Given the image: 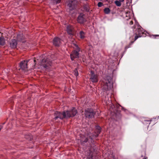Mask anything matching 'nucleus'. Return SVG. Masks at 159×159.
I'll list each match as a JSON object with an SVG mask.
<instances>
[{
  "mask_svg": "<svg viewBox=\"0 0 159 159\" xmlns=\"http://www.w3.org/2000/svg\"><path fill=\"white\" fill-rule=\"evenodd\" d=\"M145 32L143 29L140 26H139L135 33L136 35L134 37V41H136L139 37L145 36Z\"/></svg>",
  "mask_w": 159,
  "mask_h": 159,
  "instance_id": "obj_4",
  "label": "nucleus"
},
{
  "mask_svg": "<svg viewBox=\"0 0 159 159\" xmlns=\"http://www.w3.org/2000/svg\"><path fill=\"white\" fill-rule=\"evenodd\" d=\"M53 3H56V4H57V3H59L60 2H61V0H51Z\"/></svg>",
  "mask_w": 159,
  "mask_h": 159,
  "instance_id": "obj_24",
  "label": "nucleus"
},
{
  "mask_svg": "<svg viewBox=\"0 0 159 159\" xmlns=\"http://www.w3.org/2000/svg\"><path fill=\"white\" fill-rule=\"evenodd\" d=\"M85 33L83 31L80 32V37L81 39H83L85 37Z\"/></svg>",
  "mask_w": 159,
  "mask_h": 159,
  "instance_id": "obj_20",
  "label": "nucleus"
},
{
  "mask_svg": "<svg viewBox=\"0 0 159 159\" xmlns=\"http://www.w3.org/2000/svg\"><path fill=\"white\" fill-rule=\"evenodd\" d=\"M51 65L52 61L47 58L43 59L40 64L41 66L46 69H49Z\"/></svg>",
  "mask_w": 159,
  "mask_h": 159,
  "instance_id": "obj_5",
  "label": "nucleus"
},
{
  "mask_svg": "<svg viewBox=\"0 0 159 159\" xmlns=\"http://www.w3.org/2000/svg\"><path fill=\"white\" fill-rule=\"evenodd\" d=\"M17 39L18 41L24 42V37L22 33H20L17 35Z\"/></svg>",
  "mask_w": 159,
  "mask_h": 159,
  "instance_id": "obj_15",
  "label": "nucleus"
},
{
  "mask_svg": "<svg viewBox=\"0 0 159 159\" xmlns=\"http://www.w3.org/2000/svg\"><path fill=\"white\" fill-rule=\"evenodd\" d=\"M5 44V40L3 38L0 37V45L3 46Z\"/></svg>",
  "mask_w": 159,
  "mask_h": 159,
  "instance_id": "obj_18",
  "label": "nucleus"
},
{
  "mask_svg": "<svg viewBox=\"0 0 159 159\" xmlns=\"http://www.w3.org/2000/svg\"><path fill=\"white\" fill-rule=\"evenodd\" d=\"M61 42V40L58 37H55L53 40V44L56 46H59Z\"/></svg>",
  "mask_w": 159,
  "mask_h": 159,
  "instance_id": "obj_12",
  "label": "nucleus"
},
{
  "mask_svg": "<svg viewBox=\"0 0 159 159\" xmlns=\"http://www.w3.org/2000/svg\"><path fill=\"white\" fill-rule=\"evenodd\" d=\"M120 2H123L124 1V0H119Z\"/></svg>",
  "mask_w": 159,
  "mask_h": 159,
  "instance_id": "obj_31",
  "label": "nucleus"
},
{
  "mask_svg": "<svg viewBox=\"0 0 159 159\" xmlns=\"http://www.w3.org/2000/svg\"><path fill=\"white\" fill-rule=\"evenodd\" d=\"M98 6L99 7H101L103 6V3L101 2H99L98 4Z\"/></svg>",
  "mask_w": 159,
  "mask_h": 159,
  "instance_id": "obj_27",
  "label": "nucleus"
},
{
  "mask_svg": "<svg viewBox=\"0 0 159 159\" xmlns=\"http://www.w3.org/2000/svg\"><path fill=\"white\" fill-rule=\"evenodd\" d=\"M151 37L153 39H156L157 37H159V35H152Z\"/></svg>",
  "mask_w": 159,
  "mask_h": 159,
  "instance_id": "obj_26",
  "label": "nucleus"
},
{
  "mask_svg": "<svg viewBox=\"0 0 159 159\" xmlns=\"http://www.w3.org/2000/svg\"><path fill=\"white\" fill-rule=\"evenodd\" d=\"M66 111H69V114L72 115L71 116L66 117V118H68L70 117H72L74 116L77 113V110L75 109V107H73L72 109H70L69 110H67Z\"/></svg>",
  "mask_w": 159,
  "mask_h": 159,
  "instance_id": "obj_11",
  "label": "nucleus"
},
{
  "mask_svg": "<svg viewBox=\"0 0 159 159\" xmlns=\"http://www.w3.org/2000/svg\"><path fill=\"white\" fill-rule=\"evenodd\" d=\"M74 75L76 76L78 75V72L77 68L75 69L74 70Z\"/></svg>",
  "mask_w": 159,
  "mask_h": 159,
  "instance_id": "obj_25",
  "label": "nucleus"
},
{
  "mask_svg": "<svg viewBox=\"0 0 159 159\" xmlns=\"http://www.w3.org/2000/svg\"><path fill=\"white\" fill-rule=\"evenodd\" d=\"M151 120H147V119H145L144 120V121L143 122V123L144 124H148V125L150 124Z\"/></svg>",
  "mask_w": 159,
  "mask_h": 159,
  "instance_id": "obj_19",
  "label": "nucleus"
},
{
  "mask_svg": "<svg viewBox=\"0 0 159 159\" xmlns=\"http://www.w3.org/2000/svg\"><path fill=\"white\" fill-rule=\"evenodd\" d=\"M133 24V22L132 21H131L129 23V24L130 25H132Z\"/></svg>",
  "mask_w": 159,
  "mask_h": 159,
  "instance_id": "obj_30",
  "label": "nucleus"
},
{
  "mask_svg": "<svg viewBox=\"0 0 159 159\" xmlns=\"http://www.w3.org/2000/svg\"><path fill=\"white\" fill-rule=\"evenodd\" d=\"M103 82L104 84V88L105 90H109L113 88L112 78L110 76H106L104 79Z\"/></svg>",
  "mask_w": 159,
  "mask_h": 159,
  "instance_id": "obj_2",
  "label": "nucleus"
},
{
  "mask_svg": "<svg viewBox=\"0 0 159 159\" xmlns=\"http://www.w3.org/2000/svg\"><path fill=\"white\" fill-rule=\"evenodd\" d=\"M90 80L93 83H96L98 81V76L95 74L93 71H91V76L90 78Z\"/></svg>",
  "mask_w": 159,
  "mask_h": 159,
  "instance_id": "obj_7",
  "label": "nucleus"
},
{
  "mask_svg": "<svg viewBox=\"0 0 159 159\" xmlns=\"http://www.w3.org/2000/svg\"><path fill=\"white\" fill-rule=\"evenodd\" d=\"M101 128L99 126H96L97 130V134H96V136L97 137L98 135L100 133L101 131Z\"/></svg>",
  "mask_w": 159,
  "mask_h": 159,
  "instance_id": "obj_16",
  "label": "nucleus"
},
{
  "mask_svg": "<svg viewBox=\"0 0 159 159\" xmlns=\"http://www.w3.org/2000/svg\"><path fill=\"white\" fill-rule=\"evenodd\" d=\"M121 2L118 1H116L115 2L116 5L118 7H120L121 5Z\"/></svg>",
  "mask_w": 159,
  "mask_h": 159,
  "instance_id": "obj_23",
  "label": "nucleus"
},
{
  "mask_svg": "<svg viewBox=\"0 0 159 159\" xmlns=\"http://www.w3.org/2000/svg\"><path fill=\"white\" fill-rule=\"evenodd\" d=\"M135 41H131L130 42L127 46H125V50H126L127 49L129 48H130L131 47V45L133 44L134 42Z\"/></svg>",
  "mask_w": 159,
  "mask_h": 159,
  "instance_id": "obj_17",
  "label": "nucleus"
},
{
  "mask_svg": "<svg viewBox=\"0 0 159 159\" xmlns=\"http://www.w3.org/2000/svg\"><path fill=\"white\" fill-rule=\"evenodd\" d=\"M36 60H34V62L35 64H36L35 63Z\"/></svg>",
  "mask_w": 159,
  "mask_h": 159,
  "instance_id": "obj_33",
  "label": "nucleus"
},
{
  "mask_svg": "<svg viewBox=\"0 0 159 159\" xmlns=\"http://www.w3.org/2000/svg\"><path fill=\"white\" fill-rule=\"evenodd\" d=\"M69 111H63L62 113H61V112L56 111L54 113V119L57 120L58 118L63 119L66 117L71 116L72 115L69 114Z\"/></svg>",
  "mask_w": 159,
  "mask_h": 159,
  "instance_id": "obj_3",
  "label": "nucleus"
},
{
  "mask_svg": "<svg viewBox=\"0 0 159 159\" xmlns=\"http://www.w3.org/2000/svg\"><path fill=\"white\" fill-rule=\"evenodd\" d=\"M88 140V139L87 138H86L85 140H82V141H83L84 142L86 143L87 142Z\"/></svg>",
  "mask_w": 159,
  "mask_h": 159,
  "instance_id": "obj_28",
  "label": "nucleus"
},
{
  "mask_svg": "<svg viewBox=\"0 0 159 159\" xmlns=\"http://www.w3.org/2000/svg\"><path fill=\"white\" fill-rule=\"evenodd\" d=\"M1 128H0V130H1Z\"/></svg>",
  "mask_w": 159,
  "mask_h": 159,
  "instance_id": "obj_34",
  "label": "nucleus"
},
{
  "mask_svg": "<svg viewBox=\"0 0 159 159\" xmlns=\"http://www.w3.org/2000/svg\"><path fill=\"white\" fill-rule=\"evenodd\" d=\"M84 10L87 12L89 11V6L87 5H85L84 7Z\"/></svg>",
  "mask_w": 159,
  "mask_h": 159,
  "instance_id": "obj_22",
  "label": "nucleus"
},
{
  "mask_svg": "<svg viewBox=\"0 0 159 159\" xmlns=\"http://www.w3.org/2000/svg\"><path fill=\"white\" fill-rule=\"evenodd\" d=\"M71 41L72 43L75 46L76 49V50H74L70 54L71 59L73 61L75 58H78L79 57V52L80 51V48L76 44V42L74 39H72Z\"/></svg>",
  "mask_w": 159,
  "mask_h": 159,
  "instance_id": "obj_1",
  "label": "nucleus"
},
{
  "mask_svg": "<svg viewBox=\"0 0 159 159\" xmlns=\"http://www.w3.org/2000/svg\"><path fill=\"white\" fill-rule=\"evenodd\" d=\"M29 61V60L26 61H21L20 64V66L22 70H25L27 68V63Z\"/></svg>",
  "mask_w": 159,
  "mask_h": 159,
  "instance_id": "obj_10",
  "label": "nucleus"
},
{
  "mask_svg": "<svg viewBox=\"0 0 159 159\" xmlns=\"http://www.w3.org/2000/svg\"><path fill=\"white\" fill-rule=\"evenodd\" d=\"M104 11L105 14H108L110 12V10L108 8H106L104 9Z\"/></svg>",
  "mask_w": 159,
  "mask_h": 159,
  "instance_id": "obj_21",
  "label": "nucleus"
},
{
  "mask_svg": "<svg viewBox=\"0 0 159 159\" xmlns=\"http://www.w3.org/2000/svg\"><path fill=\"white\" fill-rule=\"evenodd\" d=\"M105 102L107 104H108L110 102V100H109L108 101H105Z\"/></svg>",
  "mask_w": 159,
  "mask_h": 159,
  "instance_id": "obj_29",
  "label": "nucleus"
},
{
  "mask_svg": "<svg viewBox=\"0 0 159 159\" xmlns=\"http://www.w3.org/2000/svg\"><path fill=\"white\" fill-rule=\"evenodd\" d=\"M76 2L75 0H74V1L70 0L68 4V6L70 8V10H72L74 9L75 7V3Z\"/></svg>",
  "mask_w": 159,
  "mask_h": 159,
  "instance_id": "obj_13",
  "label": "nucleus"
},
{
  "mask_svg": "<svg viewBox=\"0 0 159 159\" xmlns=\"http://www.w3.org/2000/svg\"><path fill=\"white\" fill-rule=\"evenodd\" d=\"M17 44V40L15 39L11 40L10 43V46L12 48H15L16 47Z\"/></svg>",
  "mask_w": 159,
  "mask_h": 159,
  "instance_id": "obj_14",
  "label": "nucleus"
},
{
  "mask_svg": "<svg viewBox=\"0 0 159 159\" xmlns=\"http://www.w3.org/2000/svg\"><path fill=\"white\" fill-rule=\"evenodd\" d=\"M77 21L80 23L82 24L86 21V19L84 17V15L82 13H80L77 18Z\"/></svg>",
  "mask_w": 159,
  "mask_h": 159,
  "instance_id": "obj_9",
  "label": "nucleus"
},
{
  "mask_svg": "<svg viewBox=\"0 0 159 159\" xmlns=\"http://www.w3.org/2000/svg\"><path fill=\"white\" fill-rule=\"evenodd\" d=\"M95 114L94 111L91 108H88L85 111L84 115L87 118H92L94 116Z\"/></svg>",
  "mask_w": 159,
  "mask_h": 159,
  "instance_id": "obj_6",
  "label": "nucleus"
},
{
  "mask_svg": "<svg viewBox=\"0 0 159 159\" xmlns=\"http://www.w3.org/2000/svg\"><path fill=\"white\" fill-rule=\"evenodd\" d=\"M67 33L70 35H74L76 32L74 28L71 25H68L66 27Z\"/></svg>",
  "mask_w": 159,
  "mask_h": 159,
  "instance_id": "obj_8",
  "label": "nucleus"
},
{
  "mask_svg": "<svg viewBox=\"0 0 159 159\" xmlns=\"http://www.w3.org/2000/svg\"><path fill=\"white\" fill-rule=\"evenodd\" d=\"M143 159H147V157H145L144 158H143Z\"/></svg>",
  "mask_w": 159,
  "mask_h": 159,
  "instance_id": "obj_32",
  "label": "nucleus"
}]
</instances>
